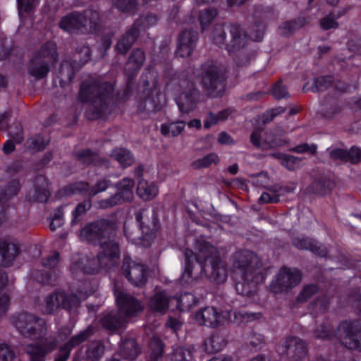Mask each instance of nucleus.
I'll list each match as a JSON object with an SVG mask.
<instances>
[{"mask_svg": "<svg viewBox=\"0 0 361 361\" xmlns=\"http://www.w3.org/2000/svg\"><path fill=\"white\" fill-rule=\"evenodd\" d=\"M219 121H220V120H219V117L217 116V115L210 113L207 115V116L204 121V126L206 128H209L216 125Z\"/></svg>", "mask_w": 361, "mask_h": 361, "instance_id": "obj_55", "label": "nucleus"}, {"mask_svg": "<svg viewBox=\"0 0 361 361\" xmlns=\"http://www.w3.org/2000/svg\"><path fill=\"white\" fill-rule=\"evenodd\" d=\"M56 59V44L49 42L32 59L30 73L36 78H44L49 72L48 63L55 61Z\"/></svg>", "mask_w": 361, "mask_h": 361, "instance_id": "obj_6", "label": "nucleus"}, {"mask_svg": "<svg viewBox=\"0 0 361 361\" xmlns=\"http://www.w3.org/2000/svg\"><path fill=\"white\" fill-rule=\"evenodd\" d=\"M54 346L52 339H42L36 345H28L27 352L31 355L32 361H42V358L49 352H50Z\"/></svg>", "mask_w": 361, "mask_h": 361, "instance_id": "obj_19", "label": "nucleus"}, {"mask_svg": "<svg viewBox=\"0 0 361 361\" xmlns=\"http://www.w3.org/2000/svg\"><path fill=\"white\" fill-rule=\"evenodd\" d=\"M113 89L111 83H105L100 87L95 84L82 83L79 93V99L82 102H92L97 109L93 115L88 114L90 118H96L102 116L104 108L110 102V94Z\"/></svg>", "mask_w": 361, "mask_h": 361, "instance_id": "obj_4", "label": "nucleus"}, {"mask_svg": "<svg viewBox=\"0 0 361 361\" xmlns=\"http://www.w3.org/2000/svg\"><path fill=\"white\" fill-rule=\"evenodd\" d=\"M109 185V183L107 180H102L96 184V185L89 191V195L91 196L97 195L98 192L104 191Z\"/></svg>", "mask_w": 361, "mask_h": 361, "instance_id": "obj_52", "label": "nucleus"}, {"mask_svg": "<svg viewBox=\"0 0 361 361\" xmlns=\"http://www.w3.org/2000/svg\"><path fill=\"white\" fill-rule=\"evenodd\" d=\"M171 361H194L190 351L183 348L173 350L170 357Z\"/></svg>", "mask_w": 361, "mask_h": 361, "instance_id": "obj_33", "label": "nucleus"}, {"mask_svg": "<svg viewBox=\"0 0 361 361\" xmlns=\"http://www.w3.org/2000/svg\"><path fill=\"white\" fill-rule=\"evenodd\" d=\"M182 311L188 310L196 303L195 297L190 293H185L178 298L169 299L164 293L157 292L149 302L150 307L157 312H163L171 307L172 303Z\"/></svg>", "mask_w": 361, "mask_h": 361, "instance_id": "obj_5", "label": "nucleus"}, {"mask_svg": "<svg viewBox=\"0 0 361 361\" xmlns=\"http://www.w3.org/2000/svg\"><path fill=\"white\" fill-rule=\"evenodd\" d=\"M279 353L286 355L295 360H301L306 355L305 345L298 338H290L279 348Z\"/></svg>", "mask_w": 361, "mask_h": 361, "instance_id": "obj_17", "label": "nucleus"}, {"mask_svg": "<svg viewBox=\"0 0 361 361\" xmlns=\"http://www.w3.org/2000/svg\"><path fill=\"white\" fill-rule=\"evenodd\" d=\"M294 244L299 249L310 250L322 257H324L326 255V248L323 247L322 245H319L318 243L312 239H298L294 242Z\"/></svg>", "mask_w": 361, "mask_h": 361, "instance_id": "obj_24", "label": "nucleus"}, {"mask_svg": "<svg viewBox=\"0 0 361 361\" xmlns=\"http://www.w3.org/2000/svg\"><path fill=\"white\" fill-rule=\"evenodd\" d=\"M89 335H90L89 331H85L78 334V336L72 338V339L68 342V343L67 345L68 350H70L69 345L73 347L74 345H76L80 343L81 342L84 341L89 336Z\"/></svg>", "mask_w": 361, "mask_h": 361, "instance_id": "obj_47", "label": "nucleus"}, {"mask_svg": "<svg viewBox=\"0 0 361 361\" xmlns=\"http://www.w3.org/2000/svg\"><path fill=\"white\" fill-rule=\"evenodd\" d=\"M218 142L220 144H231L233 142V140L228 134L221 132L218 135Z\"/></svg>", "mask_w": 361, "mask_h": 361, "instance_id": "obj_61", "label": "nucleus"}, {"mask_svg": "<svg viewBox=\"0 0 361 361\" xmlns=\"http://www.w3.org/2000/svg\"><path fill=\"white\" fill-rule=\"evenodd\" d=\"M216 15V11L213 9H205L200 12L199 20L202 30L212 21Z\"/></svg>", "mask_w": 361, "mask_h": 361, "instance_id": "obj_35", "label": "nucleus"}, {"mask_svg": "<svg viewBox=\"0 0 361 361\" xmlns=\"http://www.w3.org/2000/svg\"><path fill=\"white\" fill-rule=\"evenodd\" d=\"M264 342V338L261 334H255L253 335L250 341V343L255 348H258L260 346L262 343Z\"/></svg>", "mask_w": 361, "mask_h": 361, "instance_id": "obj_59", "label": "nucleus"}, {"mask_svg": "<svg viewBox=\"0 0 361 361\" xmlns=\"http://www.w3.org/2000/svg\"><path fill=\"white\" fill-rule=\"evenodd\" d=\"M59 262V254L54 253L51 256L49 257L46 260L43 262V265L46 267H54Z\"/></svg>", "mask_w": 361, "mask_h": 361, "instance_id": "obj_58", "label": "nucleus"}, {"mask_svg": "<svg viewBox=\"0 0 361 361\" xmlns=\"http://www.w3.org/2000/svg\"><path fill=\"white\" fill-rule=\"evenodd\" d=\"M123 274L129 281L137 286H141L146 281V271L145 267L130 259H125L123 266Z\"/></svg>", "mask_w": 361, "mask_h": 361, "instance_id": "obj_16", "label": "nucleus"}, {"mask_svg": "<svg viewBox=\"0 0 361 361\" xmlns=\"http://www.w3.org/2000/svg\"><path fill=\"white\" fill-rule=\"evenodd\" d=\"M317 147L314 145L301 144L296 146L293 150L297 153L309 152L313 154L316 152Z\"/></svg>", "mask_w": 361, "mask_h": 361, "instance_id": "obj_51", "label": "nucleus"}, {"mask_svg": "<svg viewBox=\"0 0 361 361\" xmlns=\"http://www.w3.org/2000/svg\"><path fill=\"white\" fill-rule=\"evenodd\" d=\"M197 39V33L191 30H185L180 35L176 54L180 57H188L190 56L195 47Z\"/></svg>", "mask_w": 361, "mask_h": 361, "instance_id": "obj_18", "label": "nucleus"}, {"mask_svg": "<svg viewBox=\"0 0 361 361\" xmlns=\"http://www.w3.org/2000/svg\"><path fill=\"white\" fill-rule=\"evenodd\" d=\"M39 182L42 186L35 190V199L39 202H44L47 200L49 192L47 188V182L44 177L39 178Z\"/></svg>", "mask_w": 361, "mask_h": 361, "instance_id": "obj_31", "label": "nucleus"}, {"mask_svg": "<svg viewBox=\"0 0 361 361\" xmlns=\"http://www.w3.org/2000/svg\"><path fill=\"white\" fill-rule=\"evenodd\" d=\"M135 4V0H114L115 6L122 11L130 10Z\"/></svg>", "mask_w": 361, "mask_h": 361, "instance_id": "obj_43", "label": "nucleus"}, {"mask_svg": "<svg viewBox=\"0 0 361 361\" xmlns=\"http://www.w3.org/2000/svg\"><path fill=\"white\" fill-rule=\"evenodd\" d=\"M91 207V204L90 202H85L83 203L79 204L75 210L73 212V219H72V224L76 223L78 219V216H80L81 214H84L87 209H89Z\"/></svg>", "mask_w": 361, "mask_h": 361, "instance_id": "obj_39", "label": "nucleus"}, {"mask_svg": "<svg viewBox=\"0 0 361 361\" xmlns=\"http://www.w3.org/2000/svg\"><path fill=\"white\" fill-rule=\"evenodd\" d=\"M137 193L144 200H150L158 194V188L154 183L142 179L138 182Z\"/></svg>", "mask_w": 361, "mask_h": 361, "instance_id": "obj_22", "label": "nucleus"}, {"mask_svg": "<svg viewBox=\"0 0 361 361\" xmlns=\"http://www.w3.org/2000/svg\"><path fill=\"white\" fill-rule=\"evenodd\" d=\"M225 31L222 26H218L215 28L214 33V42L221 46L224 42Z\"/></svg>", "mask_w": 361, "mask_h": 361, "instance_id": "obj_49", "label": "nucleus"}, {"mask_svg": "<svg viewBox=\"0 0 361 361\" xmlns=\"http://www.w3.org/2000/svg\"><path fill=\"white\" fill-rule=\"evenodd\" d=\"M104 221L90 224L84 227L80 232V237L88 242L100 244V251L97 258L94 260L96 266L92 269L85 268V271L94 273L99 269L113 266L119 257V248L118 243L109 238L108 233L103 227Z\"/></svg>", "mask_w": 361, "mask_h": 361, "instance_id": "obj_2", "label": "nucleus"}, {"mask_svg": "<svg viewBox=\"0 0 361 361\" xmlns=\"http://www.w3.org/2000/svg\"><path fill=\"white\" fill-rule=\"evenodd\" d=\"M97 158V155L92 154L90 150L85 151L82 154V160L85 163H91L94 161Z\"/></svg>", "mask_w": 361, "mask_h": 361, "instance_id": "obj_62", "label": "nucleus"}, {"mask_svg": "<svg viewBox=\"0 0 361 361\" xmlns=\"http://www.w3.org/2000/svg\"><path fill=\"white\" fill-rule=\"evenodd\" d=\"M87 18H88V23L90 29L97 25V21L99 20V13L95 11H87L85 12V16L73 13L64 17L61 20L60 27L66 31L71 32L75 29H79L82 26H86L87 25Z\"/></svg>", "mask_w": 361, "mask_h": 361, "instance_id": "obj_11", "label": "nucleus"}, {"mask_svg": "<svg viewBox=\"0 0 361 361\" xmlns=\"http://www.w3.org/2000/svg\"><path fill=\"white\" fill-rule=\"evenodd\" d=\"M320 24L324 30L335 28L338 26V23L331 16H326L323 18Z\"/></svg>", "mask_w": 361, "mask_h": 361, "instance_id": "obj_54", "label": "nucleus"}, {"mask_svg": "<svg viewBox=\"0 0 361 361\" xmlns=\"http://www.w3.org/2000/svg\"><path fill=\"white\" fill-rule=\"evenodd\" d=\"M145 61L144 52L140 49L133 51L128 62V68L138 69Z\"/></svg>", "mask_w": 361, "mask_h": 361, "instance_id": "obj_32", "label": "nucleus"}, {"mask_svg": "<svg viewBox=\"0 0 361 361\" xmlns=\"http://www.w3.org/2000/svg\"><path fill=\"white\" fill-rule=\"evenodd\" d=\"M347 151L341 149H334L330 152V157L334 159L346 161Z\"/></svg>", "mask_w": 361, "mask_h": 361, "instance_id": "obj_56", "label": "nucleus"}, {"mask_svg": "<svg viewBox=\"0 0 361 361\" xmlns=\"http://www.w3.org/2000/svg\"><path fill=\"white\" fill-rule=\"evenodd\" d=\"M231 35L232 39L231 43L226 47L228 51L238 49L245 45L247 42L246 37L239 26L233 25L231 28Z\"/></svg>", "mask_w": 361, "mask_h": 361, "instance_id": "obj_23", "label": "nucleus"}, {"mask_svg": "<svg viewBox=\"0 0 361 361\" xmlns=\"http://www.w3.org/2000/svg\"><path fill=\"white\" fill-rule=\"evenodd\" d=\"M80 302V299L75 295L68 298L63 293L58 292L46 298L45 307L43 311L44 313L49 314L60 307L71 309L77 307Z\"/></svg>", "mask_w": 361, "mask_h": 361, "instance_id": "obj_15", "label": "nucleus"}, {"mask_svg": "<svg viewBox=\"0 0 361 361\" xmlns=\"http://www.w3.org/2000/svg\"><path fill=\"white\" fill-rule=\"evenodd\" d=\"M301 279V274L298 269L283 268L271 284L274 293H280L298 285Z\"/></svg>", "mask_w": 361, "mask_h": 361, "instance_id": "obj_13", "label": "nucleus"}, {"mask_svg": "<svg viewBox=\"0 0 361 361\" xmlns=\"http://www.w3.org/2000/svg\"><path fill=\"white\" fill-rule=\"evenodd\" d=\"M197 253L194 257L192 250L185 252V264L181 274L180 282L183 285L192 283L193 279L192 270L197 267L207 276L209 279L217 283H224L227 279V271L224 263L219 258L216 249L204 241L196 245Z\"/></svg>", "mask_w": 361, "mask_h": 361, "instance_id": "obj_1", "label": "nucleus"}, {"mask_svg": "<svg viewBox=\"0 0 361 361\" xmlns=\"http://www.w3.org/2000/svg\"><path fill=\"white\" fill-rule=\"evenodd\" d=\"M279 201V195L276 194H271L269 192H263L259 199L260 203H272Z\"/></svg>", "mask_w": 361, "mask_h": 361, "instance_id": "obj_48", "label": "nucleus"}, {"mask_svg": "<svg viewBox=\"0 0 361 361\" xmlns=\"http://www.w3.org/2000/svg\"><path fill=\"white\" fill-rule=\"evenodd\" d=\"M261 134L262 130L260 129L255 130L251 135L250 140L254 145L262 149H269L283 145V141L282 140L273 138L271 135H267V137L262 141Z\"/></svg>", "mask_w": 361, "mask_h": 361, "instance_id": "obj_20", "label": "nucleus"}, {"mask_svg": "<svg viewBox=\"0 0 361 361\" xmlns=\"http://www.w3.org/2000/svg\"><path fill=\"white\" fill-rule=\"evenodd\" d=\"M14 326L25 337L35 338L40 334L44 325L42 319H37L31 314L21 313L16 317Z\"/></svg>", "mask_w": 361, "mask_h": 361, "instance_id": "obj_8", "label": "nucleus"}, {"mask_svg": "<svg viewBox=\"0 0 361 361\" xmlns=\"http://www.w3.org/2000/svg\"><path fill=\"white\" fill-rule=\"evenodd\" d=\"M114 295L121 315L130 319L142 311V305L124 291L115 289Z\"/></svg>", "mask_w": 361, "mask_h": 361, "instance_id": "obj_12", "label": "nucleus"}, {"mask_svg": "<svg viewBox=\"0 0 361 361\" xmlns=\"http://www.w3.org/2000/svg\"><path fill=\"white\" fill-rule=\"evenodd\" d=\"M18 14L20 20L23 21L25 13L30 12L37 4V0H17Z\"/></svg>", "mask_w": 361, "mask_h": 361, "instance_id": "obj_34", "label": "nucleus"}, {"mask_svg": "<svg viewBox=\"0 0 361 361\" xmlns=\"http://www.w3.org/2000/svg\"><path fill=\"white\" fill-rule=\"evenodd\" d=\"M355 335L351 332H347L345 336L342 338V343L350 349H359L361 350V345L355 338Z\"/></svg>", "mask_w": 361, "mask_h": 361, "instance_id": "obj_36", "label": "nucleus"}, {"mask_svg": "<svg viewBox=\"0 0 361 361\" xmlns=\"http://www.w3.org/2000/svg\"><path fill=\"white\" fill-rule=\"evenodd\" d=\"M157 22V18L154 15H150L142 18L137 22L129 32L123 36L117 43L116 49L121 53H125L132 46L140 30H145Z\"/></svg>", "mask_w": 361, "mask_h": 361, "instance_id": "obj_10", "label": "nucleus"}, {"mask_svg": "<svg viewBox=\"0 0 361 361\" xmlns=\"http://www.w3.org/2000/svg\"><path fill=\"white\" fill-rule=\"evenodd\" d=\"M47 144L48 142H45L41 136L30 138L27 141V147L34 150H40L47 145Z\"/></svg>", "mask_w": 361, "mask_h": 361, "instance_id": "obj_37", "label": "nucleus"}, {"mask_svg": "<svg viewBox=\"0 0 361 361\" xmlns=\"http://www.w3.org/2000/svg\"><path fill=\"white\" fill-rule=\"evenodd\" d=\"M89 185L87 183L84 182L75 183L73 185H70L66 190V192L67 195L71 193L75 194L82 192L88 191Z\"/></svg>", "mask_w": 361, "mask_h": 361, "instance_id": "obj_38", "label": "nucleus"}, {"mask_svg": "<svg viewBox=\"0 0 361 361\" xmlns=\"http://www.w3.org/2000/svg\"><path fill=\"white\" fill-rule=\"evenodd\" d=\"M134 186L135 183L133 179L129 178L122 179L116 185V194L110 199L101 201L100 207L108 208L124 202L130 201L133 197Z\"/></svg>", "mask_w": 361, "mask_h": 361, "instance_id": "obj_14", "label": "nucleus"}, {"mask_svg": "<svg viewBox=\"0 0 361 361\" xmlns=\"http://www.w3.org/2000/svg\"><path fill=\"white\" fill-rule=\"evenodd\" d=\"M167 326L172 329L173 331L178 330L180 327V323L178 320L173 318H169L166 323Z\"/></svg>", "mask_w": 361, "mask_h": 361, "instance_id": "obj_63", "label": "nucleus"}, {"mask_svg": "<svg viewBox=\"0 0 361 361\" xmlns=\"http://www.w3.org/2000/svg\"><path fill=\"white\" fill-rule=\"evenodd\" d=\"M197 92L195 90L190 91L189 93H182L176 98V103L180 111L188 112L194 109L197 101Z\"/></svg>", "mask_w": 361, "mask_h": 361, "instance_id": "obj_21", "label": "nucleus"}, {"mask_svg": "<svg viewBox=\"0 0 361 361\" xmlns=\"http://www.w3.org/2000/svg\"><path fill=\"white\" fill-rule=\"evenodd\" d=\"M219 161V157L216 154H210L201 160L202 166L207 167L212 164H216Z\"/></svg>", "mask_w": 361, "mask_h": 361, "instance_id": "obj_53", "label": "nucleus"}, {"mask_svg": "<svg viewBox=\"0 0 361 361\" xmlns=\"http://www.w3.org/2000/svg\"><path fill=\"white\" fill-rule=\"evenodd\" d=\"M272 94L277 99L284 98L288 95L286 87L281 83L276 84L272 88Z\"/></svg>", "mask_w": 361, "mask_h": 361, "instance_id": "obj_45", "label": "nucleus"}, {"mask_svg": "<svg viewBox=\"0 0 361 361\" xmlns=\"http://www.w3.org/2000/svg\"><path fill=\"white\" fill-rule=\"evenodd\" d=\"M88 357L93 361H97L103 354V346L97 343L95 347L88 350Z\"/></svg>", "mask_w": 361, "mask_h": 361, "instance_id": "obj_46", "label": "nucleus"}, {"mask_svg": "<svg viewBox=\"0 0 361 361\" xmlns=\"http://www.w3.org/2000/svg\"><path fill=\"white\" fill-rule=\"evenodd\" d=\"M185 123L183 122H173L164 123L161 126V133L165 136H177L184 129Z\"/></svg>", "mask_w": 361, "mask_h": 361, "instance_id": "obj_26", "label": "nucleus"}, {"mask_svg": "<svg viewBox=\"0 0 361 361\" xmlns=\"http://www.w3.org/2000/svg\"><path fill=\"white\" fill-rule=\"evenodd\" d=\"M285 109L283 108L279 107L278 109H271L267 112V118L264 121V122L271 121L274 116H276L277 114H281L284 112Z\"/></svg>", "mask_w": 361, "mask_h": 361, "instance_id": "obj_60", "label": "nucleus"}, {"mask_svg": "<svg viewBox=\"0 0 361 361\" xmlns=\"http://www.w3.org/2000/svg\"><path fill=\"white\" fill-rule=\"evenodd\" d=\"M274 156L278 158L281 161V164L289 170L297 169L302 162L301 159L293 156L282 154H275Z\"/></svg>", "mask_w": 361, "mask_h": 361, "instance_id": "obj_30", "label": "nucleus"}, {"mask_svg": "<svg viewBox=\"0 0 361 361\" xmlns=\"http://www.w3.org/2000/svg\"><path fill=\"white\" fill-rule=\"evenodd\" d=\"M250 317H255V314H247V313H243L241 312H238V313H235L234 314V321L237 322H240V319L243 318V319H250Z\"/></svg>", "mask_w": 361, "mask_h": 361, "instance_id": "obj_64", "label": "nucleus"}, {"mask_svg": "<svg viewBox=\"0 0 361 361\" xmlns=\"http://www.w3.org/2000/svg\"><path fill=\"white\" fill-rule=\"evenodd\" d=\"M201 82L210 91L213 97L219 96L225 88L224 74L213 62L202 66Z\"/></svg>", "mask_w": 361, "mask_h": 361, "instance_id": "obj_7", "label": "nucleus"}, {"mask_svg": "<svg viewBox=\"0 0 361 361\" xmlns=\"http://www.w3.org/2000/svg\"><path fill=\"white\" fill-rule=\"evenodd\" d=\"M17 252V248L13 244H0V265L8 266Z\"/></svg>", "mask_w": 361, "mask_h": 361, "instance_id": "obj_25", "label": "nucleus"}, {"mask_svg": "<svg viewBox=\"0 0 361 361\" xmlns=\"http://www.w3.org/2000/svg\"><path fill=\"white\" fill-rule=\"evenodd\" d=\"M112 157L123 167L130 166L134 160L130 152L125 149H115L112 153Z\"/></svg>", "mask_w": 361, "mask_h": 361, "instance_id": "obj_29", "label": "nucleus"}, {"mask_svg": "<svg viewBox=\"0 0 361 361\" xmlns=\"http://www.w3.org/2000/svg\"><path fill=\"white\" fill-rule=\"evenodd\" d=\"M63 213L61 209H58L54 215V217L50 223V228L52 231L56 230L59 227L63 224Z\"/></svg>", "mask_w": 361, "mask_h": 361, "instance_id": "obj_41", "label": "nucleus"}, {"mask_svg": "<svg viewBox=\"0 0 361 361\" xmlns=\"http://www.w3.org/2000/svg\"><path fill=\"white\" fill-rule=\"evenodd\" d=\"M317 291V287L314 285H310L304 288L302 293L298 296V300L301 302L307 300L314 293Z\"/></svg>", "mask_w": 361, "mask_h": 361, "instance_id": "obj_42", "label": "nucleus"}, {"mask_svg": "<svg viewBox=\"0 0 361 361\" xmlns=\"http://www.w3.org/2000/svg\"><path fill=\"white\" fill-rule=\"evenodd\" d=\"M14 353L9 346L0 343V361H11Z\"/></svg>", "mask_w": 361, "mask_h": 361, "instance_id": "obj_40", "label": "nucleus"}, {"mask_svg": "<svg viewBox=\"0 0 361 361\" xmlns=\"http://www.w3.org/2000/svg\"><path fill=\"white\" fill-rule=\"evenodd\" d=\"M9 305V299L7 295L4 294L0 297V317L5 314Z\"/></svg>", "mask_w": 361, "mask_h": 361, "instance_id": "obj_57", "label": "nucleus"}, {"mask_svg": "<svg viewBox=\"0 0 361 361\" xmlns=\"http://www.w3.org/2000/svg\"><path fill=\"white\" fill-rule=\"evenodd\" d=\"M195 319L199 324L210 327H218L232 321L229 311L219 313L212 307H207L198 311L195 315Z\"/></svg>", "mask_w": 361, "mask_h": 361, "instance_id": "obj_9", "label": "nucleus"}, {"mask_svg": "<svg viewBox=\"0 0 361 361\" xmlns=\"http://www.w3.org/2000/svg\"><path fill=\"white\" fill-rule=\"evenodd\" d=\"M121 355L126 359H134L139 353L136 342L133 339L125 341L121 345Z\"/></svg>", "mask_w": 361, "mask_h": 361, "instance_id": "obj_27", "label": "nucleus"}, {"mask_svg": "<svg viewBox=\"0 0 361 361\" xmlns=\"http://www.w3.org/2000/svg\"><path fill=\"white\" fill-rule=\"evenodd\" d=\"M102 322L103 325L109 329H116L119 325L118 319L111 314L104 317Z\"/></svg>", "mask_w": 361, "mask_h": 361, "instance_id": "obj_50", "label": "nucleus"}, {"mask_svg": "<svg viewBox=\"0 0 361 361\" xmlns=\"http://www.w3.org/2000/svg\"><path fill=\"white\" fill-rule=\"evenodd\" d=\"M257 257L250 250L241 251L235 255L232 276L236 281L235 288L238 293L250 294L256 284L264 280L262 274L254 275L252 264H257Z\"/></svg>", "mask_w": 361, "mask_h": 361, "instance_id": "obj_3", "label": "nucleus"}, {"mask_svg": "<svg viewBox=\"0 0 361 361\" xmlns=\"http://www.w3.org/2000/svg\"><path fill=\"white\" fill-rule=\"evenodd\" d=\"M361 159V151L357 147H352L349 151H347L346 161L352 163H357Z\"/></svg>", "mask_w": 361, "mask_h": 361, "instance_id": "obj_44", "label": "nucleus"}, {"mask_svg": "<svg viewBox=\"0 0 361 361\" xmlns=\"http://www.w3.org/2000/svg\"><path fill=\"white\" fill-rule=\"evenodd\" d=\"M225 345L224 338L218 335H214L207 338L204 343L205 350L213 353L221 350Z\"/></svg>", "mask_w": 361, "mask_h": 361, "instance_id": "obj_28", "label": "nucleus"}]
</instances>
